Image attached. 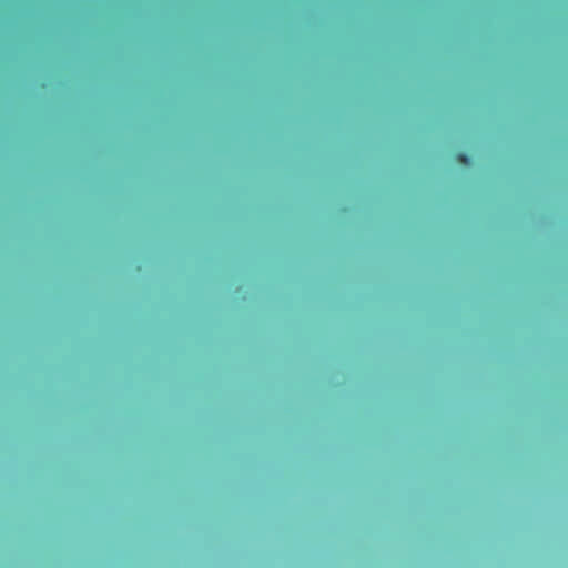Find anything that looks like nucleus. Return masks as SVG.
Segmentation results:
<instances>
[{"label":"nucleus","mask_w":568,"mask_h":568,"mask_svg":"<svg viewBox=\"0 0 568 568\" xmlns=\"http://www.w3.org/2000/svg\"><path fill=\"white\" fill-rule=\"evenodd\" d=\"M457 160H458V162H460L463 164H468L469 163V158L465 153H458L457 154Z\"/></svg>","instance_id":"obj_1"}]
</instances>
